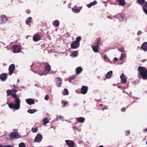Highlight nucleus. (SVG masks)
Masks as SVG:
<instances>
[{
    "mask_svg": "<svg viewBox=\"0 0 147 147\" xmlns=\"http://www.w3.org/2000/svg\"><path fill=\"white\" fill-rule=\"evenodd\" d=\"M26 12L27 14H30L31 12V11L30 10L27 9L26 10Z\"/></svg>",
    "mask_w": 147,
    "mask_h": 147,
    "instance_id": "42",
    "label": "nucleus"
},
{
    "mask_svg": "<svg viewBox=\"0 0 147 147\" xmlns=\"http://www.w3.org/2000/svg\"><path fill=\"white\" fill-rule=\"evenodd\" d=\"M0 147H3L2 145H0Z\"/></svg>",
    "mask_w": 147,
    "mask_h": 147,
    "instance_id": "58",
    "label": "nucleus"
},
{
    "mask_svg": "<svg viewBox=\"0 0 147 147\" xmlns=\"http://www.w3.org/2000/svg\"><path fill=\"white\" fill-rule=\"evenodd\" d=\"M8 75L7 74L3 73L0 75V79L1 81H5L7 78Z\"/></svg>",
    "mask_w": 147,
    "mask_h": 147,
    "instance_id": "13",
    "label": "nucleus"
},
{
    "mask_svg": "<svg viewBox=\"0 0 147 147\" xmlns=\"http://www.w3.org/2000/svg\"><path fill=\"white\" fill-rule=\"evenodd\" d=\"M37 111V110L36 109H29L28 110V113H31V114H33L34 113L36 112Z\"/></svg>",
    "mask_w": 147,
    "mask_h": 147,
    "instance_id": "30",
    "label": "nucleus"
},
{
    "mask_svg": "<svg viewBox=\"0 0 147 147\" xmlns=\"http://www.w3.org/2000/svg\"><path fill=\"white\" fill-rule=\"evenodd\" d=\"M142 49L144 51H147V42H144L141 45Z\"/></svg>",
    "mask_w": 147,
    "mask_h": 147,
    "instance_id": "16",
    "label": "nucleus"
},
{
    "mask_svg": "<svg viewBox=\"0 0 147 147\" xmlns=\"http://www.w3.org/2000/svg\"><path fill=\"white\" fill-rule=\"evenodd\" d=\"M137 2L140 5L144 4L145 2V0H137Z\"/></svg>",
    "mask_w": 147,
    "mask_h": 147,
    "instance_id": "31",
    "label": "nucleus"
},
{
    "mask_svg": "<svg viewBox=\"0 0 147 147\" xmlns=\"http://www.w3.org/2000/svg\"><path fill=\"white\" fill-rule=\"evenodd\" d=\"M82 7H80L78 9H72L73 11L76 13H78L80 11V10L82 9Z\"/></svg>",
    "mask_w": 147,
    "mask_h": 147,
    "instance_id": "25",
    "label": "nucleus"
},
{
    "mask_svg": "<svg viewBox=\"0 0 147 147\" xmlns=\"http://www.w3.org/2000/svg\"><path fill=\"white\" fill-rule=\"evenodd\" d=\"M32 131L34 133H36L38 131V128L37 127H33L32 129Z\"/></svg>",
    "mask_w": 147,
    "mask_h": 147,
    "instance_id": "36",
    "label": "nucleus"
},
{
    "mask_svg": "<svg viewBox=\"0 0 147 147\" xmlns=\"http://www.w3.org/2000/svg\"><path fill=\"white\" fill-rule=\"evenodd\" d=\"M42 139V136L40 134H38L37 135L34 139V142H39L41 141Z\"/></svg>",
    "mask_w": 147,
    "mask_h": 147,
    "instance_id": "9",
    "label": "nucleus"
},
{
    "mask_svg": "<svg viewBox=\"0 0 147 147\" xmlns=\"http://www.w3.org/2000/svg\"><path fill=\"white\" fill-rule=\"evenodd\" d=\"M78 55V52L77 51H74L72 52L71 56L73 57H77Z\"/></svg>",
    "mask_w": 147,
    "mask_h": 147,
    "instance_id": "29",
    "label": "nucleus"
},
{
    "mask_svg": "<svg viewBox=\"0 0 147 147\" xmlns=\"http://www.w3.org/2000/svg\"><path fill=\"white\" fill-rule=\"evenodd\" d=\"M13 88H14V89H16V86H15V85H14V84H13Z\"/></svg>",
    "mask_w": 147,
    "mask_h": 147,
    "instance_id": "54",
    "label": "nucleus"
},
{
    "mask_svg": "<svg viewBox=\"0 0 147 147\" xmlns=\"http://www.w3.org/2000/svg\"><path fill=\"white\" fill-rule=\"evenodd\" d=\"M3 147H15L12 145H8V146H3Z\"/></svg>",
    "mask_w": 147,
    "mask_h": 147,
    "instance_id": "47",
    "label": "nucleus"
},
{
    "mask_svg": "<svg viewBox=\"0 0 147 147\" xmlns=\"http://www.w3.org/2000/svg\"><path fill=\"white\" fill-rule=\"evenodd\" d=\"M124 49L123 47L119 49V51L121 52H123L124 51Z\"/></svg>",
    "mask_w": 147,
    "mask_h": 147,
    "instance_id": "40",
    "label": "nucleus"
},
{
    "mask_svg": "<svg viewBox=\"0 0 147 147\" xmlns=\"http://www.w3.org/2000/svg\"><path fill=\"white\" fill-rule=\"evenodd\" d=\"M124 57V55L123 54H122L121 55L120 58V60H122L123 59V58Z\"/></svg>",
    "mask_w": 147,
    "mask_h": 147,
    "instance_id": "41",
    "label": "nucleus"
},
{
    "mask_svg": "<svg viewBox=\"0 0 147 147\" xmlns=\"http://www.w3.org/2000/svg\"><path fill=\"white\" fill-rule=\"evenodd\" d=\"M43 122L44 125H45L49 122V120L47 117L43 119Z\"/></svg>",
    "mask_w": 147,
    "mask_h": 147,
    "instance_id": "32",
    "label": "nucleus"
},
{
    "mask_svg": "<svg viewBox=\"0 0 147 147\" xmlns=\"http://www.w3.org/2000/svg\"><path fill=\"white\" fill-rule=\"evenodd\" d=\"M47 147H53V146H47Z\"/></svg>",
    "mask_w": 147,
    "mask_h": 147,
    "instance_id": "59",
    "label": "nucleus"
},
{
    "mask_svg": "<svg viewBox=\"0 0 147 147\" xmlns=\"http://www.w3.org/2000/svg\"><path fill=\"white\" fill-rule=\"evenodd\" d=\"M43 74H44L45 75H46L47 74H44V73H42L41 74H39L40 75V76H42V75Z\"/></svg>",
    "mask_w": 147,
    "mask_h": 147,
    "instance_id": "52",
    "label": "nucleus"
},
{
    "mask_svg": "<svg viewBox=\"0 0 147 147\" xmlns=\"http://www.w3.org/2000/svg\"><path fill=\"white\" fill-rule=\"evenodd\" d=\"M20 137V135L18 134V133L17 131L12 132L9 135V137L11 139H13L15 138H18Z\"/></svg>",
    "mask_w": 147,
    "mask_h": 147,
    "instance_id": "4",
    "label": "nucleus"
},
{
    "mask_svg": "<svg viewBox=\"0 0 147 147\" xmlns=\"http://www.w3.org/2000/svg\"><path fill=\"white\" fill-rule=\"evenodd\" d=\"M85 120L84 118L83 117H79L76 119V121L79 123H83Z\"/></svg>",
    "mask_w": 147,
    "mask_h": 147,
    "instance_id": "22",
    "label": "nucleus"
},
{
    "mask_svg": "<svg viewBox=\"0 0 147 147\" xmlns=\"http://www.w3.org/2000/svg\"><path fill=\"white\" fill-rule=\"evenodd\" d=\"M101 100H99V101H100Z\"/></svg>",
    "mask_w": 147,
    "mask_h": 147,
    "instance_id": "62",
    "label": "nucleus"
},
{
    "mask_svg": "<svg viewBox=\"0 0 147 147\" xmlns=\"http://www.w3.org/2000/svg\"><path fill=\"white\" fill-rule=\"evenodd\" d=\"M98 46L94 45V46H92V48L93 51L95 52H97L98 51Z\"/></svg>",
    "mask_w": 147,
    "mask_h": 147,
    "instance_id": "24",
    "label": "nucleus"
},
{
    "mask_svg": "<svg viewBox=\"0 0 147 147\" xmlns=\"http://www.w3.org/2000/svg\"><path fill=\"white\" fill-rule=\"evenodd\" d=\"M142 32L140 30H139L137 34L138 35H140L142 34Z\"/></svg>",
    "mask_w": 147,
    "mask_h": 147,
    "instance_id": "44",
    "label": "nucleus"
},
{
    "mask_svg": "<svg viewBox=\"0 0 147 147\" xmlns=\"http://www.w3.org/2000/svg\"><path fill=\"white\" fill-rule=\"evenodd\" d=\"M144 131H147V128L144 129Z\"/></svg>",
    "mask_w": 147,
    "mask_h": 147,
    "instance_id": "55",
    "label": "nucleus"
},
{
    "mask_svg": "<svg viewBox=\"0 0 147 147\" xmlns=\"http://www.w3.org/2000/svg\"><path fill=\"white\" fill-rule=\"evenodd\" d=\"M104 59L105 60L107 59V57L106 55H105L104 56Z\"/></svg>",
    "mask_w": 147,
    "mask_h": 147,
    "instance_id": "50",
    "label": "nucleus"
},
{
    "mask_svg": "<svg viewBox=\"0 0 147 147\" xmlns=\"http://www.w3.org/2000/svg\"><path fill=\"white\" fill-rule=\"evenodd\" d=\"M42 71V69L40 66H39L36 68V69H34L33 71L35 73L39 74L40 72Z\"/></svg>",
    "mask_w": 147,
    "mask_h": 147,
    "instance_id": "17",
    "label": "nucleus"
},
{
    "mask_svg": "<svg viewBox=\"0 0 147 147\" xmlns=\"http://www.w3.org/2000/svg\"><path fill=\"white\" fill-rule=\"evenodd\" d=\"M34 65H35L34 64V63H33V65H31V67H32V66H34Z\"/></svg>",
    "mask_w": 147,
    "mask_h": 147,
    "instance_id": "56",
    "label": "nucleus"
},
{
    "mask_svg": "<svg viewBox=\"0 0 147 147\" xmlns=\"http://www.w3.org/2000/svg\"><path fill=\"white\" fill-rule=\"evenodd\" d=\"M60 24L59 21L58 20H56L54 21L53 22V24L56 27H58L59 26Z\"/></svg>",
    "mask_w": 147,
    "mask_h": 147,
    "instance_id": "20",
    "label": "nucleus"
},
{
    "mask_svg": "<svg viewBox=\"0 0 147 147\" xmlns=\"http://www.w3.org/2000/svg\"><path fill=\"white\" fill-rule=\"evenodd\" d=\"M32 18L31 17L28 18L25 21L27 25H28L30 23L32 22Z\"/></svg>",
    "mask_w": 147,
    "mask_h": 147,
    "instance_id": "27",
    "label": "nucleus"
},
{
    "mask_svg": "<svg viewBox=\"0 0 147 147\" xmlns=\"http://www.w3.org/2000/svg\"><path fill=\"white\" fill-rule=\"evenodd\" d=\"M126 110V108L125 107H123L121 110V111L122 112H124Z\"/></svg>",
    "mask_w": 147,
    "mask_h": 147,
    "instance_id": "45",
    "label": "nucleus"
},
{
    "mask_svg": "<svg viewBox=\"0 0 147 147\" xmlns=\"http://www.w3.org/2000/svg\"><path fill=\"white\" fill-rule=\"evenodd\" d=\"M125 132L126 133V135L127 136L130 133V131L129 130H127Z\"/></svg>",
    "mask_w": 147,
    "mask_h": 147,
    "instance_id": "46",
    "label": "nucleus"
},
{
    "mask_svg": "<svg viewBox=\"0 0 147 147\" xmlns=\"http://www.w3.org/2000/svg\"><path fill=\"white\" fill-rule=\"evenodd\" d=\"M15 68V65L14 64H12L9 65L8 68V70L9 74L10 75L12 74Z\"/></svg>",
    "mask_w": 147,
    "mask_h": 147,
    "instance_id": "7",
    "label": "nucleus"
},
{
    "mask_svg": "<svg viewBox=\"0 0 147 147\" xmlns=\"http://www.w3.org/2000/svg\"><path fill=\"white\" fill-rule=\"evenodd\" d=\"M80 45V43L74 41L71 45V47L73 49H76L78 48Z\"/></svg>",
    "mask_w": 147,
    "mask_h": 147,
    "instance_id": "10",
    "label": "nucleus"
},
{
    "mask_svg": "<svg viewBox=\"0 0 147 147\" xmlns=\"http://www.w3.org/2000/svg\"><path fill=\"white\" fill-rule=\"evenodd\" d=\"M82 39L81 37L80 36H79L76 38V40L75 41L78 42V43H80V41Z\"/></svg>",
    "mask_w": 147,
    "mask_h": 147,
    "instance_id": "34",
    "label": "nucleus"
},
{
    "mask_svg": "<svg viewBox=\"0 0 147 147\" xmlns=\"http://www.w3.org/2000/svg\"><path fill=\"white\" fill-rule=\"evenodd\" d=\"M107 109V106H105L103 108H102L101 109L102 111H103L104 109Z\"/></svg>",
    "mask_w": 147,
    "mask_h": 147,
    "instance_id": "48",
    "label": "nucleus"
},
{
    "mask_svg": "<svg viewBox=\"0 0 147 147\" xmlns=\"http://www.w3.org/2000/svg\"><path fill=\"white\" fill-rule=\"evenodd\" d=\"M83 70L80 67H78L76 69V74H80L82 71Z\"/></svg>",
    "mask_w": 147,
    "mask_h": 147,
    "instance_id": "23",
    "label": "nucleus"
},
{
    "mask_svg": "<svg viewBox=\"0 0 147 147\" xmlns=\"http://www.w3.org/2000/svg\"><path fill=\"white\" fill-rule=\"evenodd\" d=\"M76 78L75 76H72L70 78H69V81H71L72 80Z\"/></svg>",
    "mask_w": 147,
    "mask_h": 147,
    "instance_id": "39",
    "label": "nucleus"
},
{
    "mask_svg": "<svg viewBox=\"0 0 147 147\" xmlns=\"http://www.w3.org/2000/svg\"><path fill=\"white\" fill-rule=\"evenodd\" d=\"M26 102L29 105H32L34 103V100L31 98H28L26 100Z\"/></svg>",
    "mask_w": 147,
    "mask_h": 147,
    "instance_id": "18",
    "label": "nucleus"
},
{
    "mask_svg": "<svg viewBox=\"0 0 147 147\" xmlns=\"http://www.w3.org/2000/svg\"><path fill=\"white\" fill-rule=\"evenodd\" d=\"M18 82H19V80H18Z\"/></svg>",
    "mask_w": 147,
    "mask_h": 147,
    "instance_id": "61",
    "label": "nucleus"
},
{
    "mask_svg": "<svg viewBox=\"0 0 147 147\" xmlns=\"http://www.w3.org/2000/svg\"><path fill=\"white\" fill-rule=\"evenodd\" d=\"M118 60V59L116 57L114 58L113 59V60L115 62L117 61Z\"/></svg>",
    "mask_w": 147,
    "mask_h": 147,
    "instance_id": "51",
    "label": "nucleus"
},
{
    "mask_svg": "<svg viewBox=\"0 0 147 147\" xmlns=\"http://www.w3.org/2000/svg\"><path fill=\"white\" fill-rule=\"evenodd\" d=\"M17 92L16 89H12V90H7V96H11L13 98L15 99V103H11L9 105V107L11 109H14L16 110L18 109L20 107V100L19 98L18 97L16 94L13 93Z\"/></svg>",
    "mask_w": 147,
    "mask_h": 147,
    "instance_id": "1",
    "label": "nucleus"
},
{
    "mask_svg": "<svg viewBox=\"0 0 147 147\" xmlns=\"http://www.w3.org/2000/svg\"><path fill=\"white\" fill-rule=\"evenodd\" d=\"M102 105H102V104H100V107H102Z\"/></svg>",
    "mask_w": 147,
    "mask_h": 147,
    "instance_id": "57",
    "label": "nucleus"
},
{
    "mask_svg": "<svg viewBox=\"0 0 147 147\" xmlns=\"http://www.w3.org/2000/svg\"><path fill=\"white\" fill-rule=\"evenodd\" d=\"M144 7L147 8V2H145L144 3Z\"/></svg>",
    "mask_w": 147,
    "mask_h": 147,
    "instance_id": "49",
    "label": "nucleus"
},
{
    "mask_svg": "<svg viewBox=\"0 0 147 147\" xmlns=\"http://www.w3.org/2000/svg\"><path fill=\"white\" fill-rule=\"evenodd\" d=\"M45 64L46 65L44 67V71L48 73L50 72L51 70V66L47 63H46Z\"/></svg>",
    "mask_w": 147,
    "mask_h": 147,
    "instance_id": "12",
    "label": "nucleus"
},
{
    "mask_svg": "<svg viewBox=\"0 0 147 147\" xmlns=\"http://www.w3.org/2000/svg\"><path fill=\"white\" fill-rule=\"evenodd\" d=\"M8 17L5 15H1L0 17V24H3L6 23L8 20Z\"/></svg>",
    "mask_w": 147,
    "mask_h": 147,
    "instance_id": "3",
    "label": "nucleus"
},
{
    "mask_svg": "<svg viewBox=\"0 0 147 147\" xmlns=\"http://www.w3.org/2000/svg\"><path fill=\"white\" fill-rule=\"evenodd\" d=\"M120 5L123 6L125 5V2L124 0H117Z\"/></svg>",
    "mask_w": 147,
    "mask_h": 147,
    "instance_id": "26",
    "label": "nucleus"
},
{
    "mask_svg": "<svg viewBox=\"0 0 147 147\" xmlns=\"http://www.w3.org/2000/svg\"><path fill=\"white\" fill-rule=\"evenodd\" d=\"M59 118L60 119H63V117L61 116H59Z\"/></svg>",
    "mask_w": 147,
    "mask_h": 147,
    "instance_id": "53",
    "label": "nucleus"
},
{
    "mask_svg": "<svg viewBox=\"0 0 147 147\" xmlns=\"http://www.w3.org/2000/svg\"><path fill=\"white\" fill-rule=\"evenodd\" d=\"M56 85L58 87H60L61 86L62 84V79L59 77H57L55 78Z\"/></svg>",
    "mask_w": 147,
    "mask_h": 147,
    "instance_id": "5",
    "label": "nucleus"
},
{
    "mask_svg": "<svg viewBox=\"0 0 147 147\" xmlns=\"http://www.w3.org/2000/svg\"><path fill=\"white\" fill-rule=\"evenodd\" d=\"M125 75L123 73H122L120 76L121 79V82L122 83L125 84L126 82V79L125 78Z\"/></svg>",
    "mask_w": 147,
    "mask_h": 147,
    "instance_id": "15",
    "label": "nucleus"
},
{
    "mask_svg": "<svg viewBox=\"0 0 147 147\" xmlns=\"http://www.w3.org/2000/svg\"><path fill=\"white\" fill-rule=\"evenodd\" d=\"M138 69L142 78L147 80V69L145 67L140 66L138 67Z\"/></svg>",
    "mask_w": 147,
    "mask_h": 147,
    "instance_id": "2",
    "label": "nucleus"
},
{
    "mask_svg": "<svg viewBox=\"0 0 147 147\" xmlns=\"http://www.w3.org/2000/svg\"><path fill=\"white\" fill-rule=\"evenodd\" d=\"M19 147H26V146L24 143L21 142L19 144Z\"/></svg>",
    "mask_w": 147,
    "mask_h": 147,
    "instance_id": "37",
    "label": "nucleus"
},
{
    "mask_svg": "<svg viewBox=\"0 0 147 147\" xmlns=\"http://www.w3.org/2000/svg\"><path fill=\"white\" fill-rule=\"evenodd\" d=\"M88 88L87 86H83L81 88V92L83 94H86Z\"/></svg>",
    "mask_w": 147,
    "mask_h": 147,
    "instance_id": "14",
    "label": "nucleus"
},
{
    "mask_svg": "<svg viewBox=\"0 0 147 147\" xmlns=\"http://www.w3.org/2000/svg\"><path fill=\"white\" fill-rule=\"evenodd\" d=\"M12 49H13V52L15 53L20 52L21 51V49L18 45H13Z\"/></svg>",
    "mask_w": 147,
    "mask_h": 147,
    "instance_id": "6",
    "label": "nucleus"
},
{
    "mask_svg": "<svg viewBox=\"0 0 147 147\" xmlns=\"http://www.w3.org/2000/svg\"><path fill=\"white\" fill-rule=\"evenodd\" d=\"M33 39L35 42H37L40 40H41L40 35L38 33L35 34L33 37Z\"/></svg>",
    "mask_w": 147,
    "mask_h": 147,
    "instance_id": "11",
    "label": "nucleus"
},
{
    "mask_svg": "<svg viewBox=\"0 0 147 147\" xmlns=\"http://www.w3.org/2000/svg\"><path fill=\"white\" fill-rule=\"evenodd\" d=\"M49 98V97L48 95H46L45 97V99L47 100H48Z\"/></svg>",
    "mask_w": 147,
    "mask_h": 147,
    "instance_id": "43",
    "label": "nucleus"
},
{
    "mask_svg": "<svg viewBox=\"0 0 147 147\" xmlns=\"http://www.w3.org/2000/svg\"><path fill=\"white\" fill-rule=\"evenodd\" d=\"M113 73V71H111L108 72L106 74L105 78L104 79V80H105L106 78L109 79Z\"/></svg>",
    "mask_w": 147,
    "mask_h": 147,
    "instance_id": "19",
    "label": "nucleus"
},
{
    "mask_svg": "<svg viewBox=\"0 0 147 147\" xmlns=\"http://www.w3.org/2000/svg\"><path fill=\"white\" fill-rule=\"evenodd\" d=\"M68 103V102L67 101H65L64 100H62L61 101V103L63 105V107H65V105H67Z\"/></svg>",
    "mask_w": 147,
    "mask_h": 147,
    "instance_id": "35",
    "label": "nucleus"
},
{
    "mask_svg": "<svg viewBox=\"0 0 147 147\" xmlns=\"http://www.w3.org/2000/svg\"><path fill=\"white\" fill-rule=\"evenodd\" d=\"M146 144L147 145V141H146Z\"/></svg>",
    "mask_w": 147,
    "mask_h": 147,
    "instance_id": "60",
    "label": "nucleus"
},
{
    "mask_svg": "<svg viewBox=\"0 0 147 147\" xmlns=\"http://www.w3.org/2000/svg\"><path fill=\"white\" fill-rule=\"evenodd\" d=\"M97 2L96 1H94L93 2H91L90 4H87L86 6L89 8L91 7L92 6L96 4Z\"/></svg>",
    "mask_w": 147,
    "mask_h": 147,
    "instance_id": "21",
    "label": "nucleus"
},
{
    "mask_svg": "<svg viewBox=\"0 0 147 147\" xmlns=\"http://www.w3.org/2000/svg\"><path fill=\"white\" fill-rule=\"evenodd\" d=\"M96 42L95 43V44L97 46H99L101 42V39L100 38H97L96 39Z\"/></svg>",
    "mask_w": 147,
    "mask_h": 147,
    "instance_id": "28",
    "label": "nucleus"
},
{
    "mask_svg": "<svg viewBox=\"0 0 147 147\" xmlns=\"http://www.w3.org/2000/svg\"><path fill=\"white\" fill-rule=\"evenodd\" d=\"M143 9L144 12L147 15V9H145L144 7H143Z\"/></svg>",
    "mask_w": 147,
    "mask_h": 147,
    "instance_id": "38",
    "label": "nucleus"
},
{
    "mask_svg": "<svg viewBox=\"0 0 147 147\" xmlns=\"http://www.w3.org/2000/svg\"><path fill=\"white\" fill-rule=\"evenodd\" d=\"M69 94L68 91L67 89L65 88L63 90L62 94L63 95H68Z\"/></svg>",
    "mask_w": 147,
    "mask_h": 147,
    "instance_id": "33",
    "label": "nucleus"
},
{
    "mask_svg": "<svg viewBox=\"0 0 147 147\" xmlns=\"http://www.w3.org/2000/svg\"><path fill=\"white\" fill-rule=\"evenodd\" d=\"M65 142L67 145L69 147H75V144L72 141L66 140H65Z\"/></svg>",
    "mask_w": 147,
    "mask_h": 147,
    "instance_id": "8",
    "label": "nucleus"
}]
</instances>
